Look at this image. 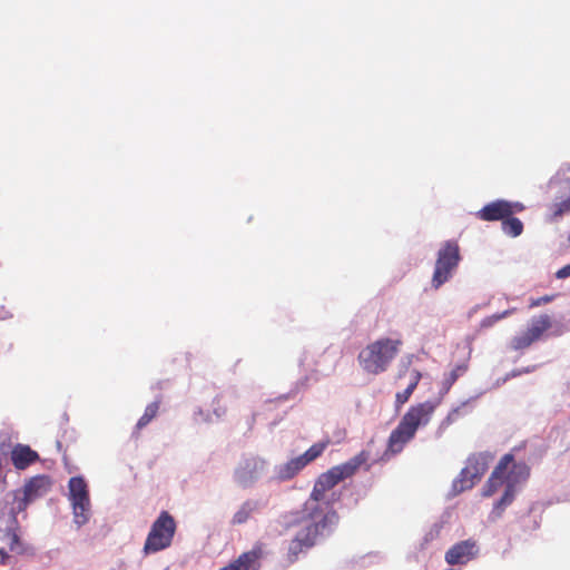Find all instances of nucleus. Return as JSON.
Masks as SVG:
<instances>
[{"label": "nucleus", "instance_id": "c85d7f7f", "mask_svg": "<svg viewBox=\"0 0 570 570\" xmlns=\"http://www.w3.org/2000/svg\"><path fill=\"white\" fill-rule=\"evenodd\" d=\"M553 298H554V296H552V295H544V296H541V297H538V298H532L530 301L529 307L533 308V307H538V306L548 304V303L552 302Z\"/></svg>", "mask_w": 570, "mask_h": 570}, {"label": "nucleus", "instance_id": "a878e982", "mask_svg": "<svg viewBox=\"0 0 570 570\" xmlns=\"http://www.w3.org/2000/svg\"><path fill=\"white\" fill-rule=\"evenodd\" d=\"M515 312V308H510V309H507L502 313H499V314H493L491 316H488L485 318H483L481 321V327L483 328H488V327H491L493 326L497 322H499L500 320L509 316V315H512L513 313Z\"/></svg>", "mask_w": 570, "mask_h": 570}, {"label": "nucleus", "instance_id": "6e6552de", "mask_svg": "<svg viewBox=\"0 0 570 570\" xmlns=\"http://www.w3.org/2000/svg\"><path fill=\"white\" fill-rule=\"evenodd\" d=\"M331 444L330 439L314 443L303 454L276 466V474L279 481H287L297 475L306 465L320 458Z\"/></svg>", "mask_w": 570, "mask_h": 570}, {"label": "nucleus", "instance_id": "5701e85b", "mask_svg": "<svg viewBox=\"0 0 570 570\" xmlns=\"http://www.w3.org/2000/svg\"><path fill=\"white\" fill-rule=\"evenodd\" d=\"M468 371V365L462 363L456 365L442 381L441 394H446L456 380Z\"/></svg>", "mask_w": 570, "mask_h": 570}, {"label": "nucleus", "instance_id": "39448f33", "mask_svg": "<svg viewBox=\"0 0 570 570\" xmlns=\"http://www.w3.org/2000/svg\"><path fill=\"white\" fill-rule=\"evenodd\" d=\"M177 531V522L168 511H161L153 522L144 543L145 556L157 553L173 544Z\"/></svg>", "mask_w": 570, "mask_h": 570}, {"label": "nucleus", "instance_id": "4468645a", "mask_svg": "<svg viewBox=\"0 0 570 570\" xmlns=\"http://www.w3.org/2000/svg\"><path fill=\"white\" fill-rule=\"evenodd\" d=\"M265 556V543L257 541L250 550L244 551L234 561L219 570H261L262 560Z\"/></svg>", "mask_w": 570, "mask_h": 570}, {"label": "nucleus", "instance_id": "f257e3e1", "mask_svg": "<svg viewBox=\"0 0 570 570\" xmlns=\"http://www.w3.org/2000/svg\"><path fill=\"white\" fill-rule=\"evenodd\" d=\"M340 517L333 508L320 510L303 505L301 510L286 513L281 524L285 531H294L291 539L286 560L294 563L299 556L316 546L320 538L328 535L338 524Z\"/></svg>", "mask_w": 570, "mask_h": 570}, {"label": "nucleus", "instance_id": "cd10ccee", "mask_svg": "<svg viewBox=\"0 0 570 570\" xmlns=\"http://www.w3.org/2000/svg\"><path fill=\"white\" fill-rule=\"evenodd\" d=\"M213 413L216 419L223 417L227 413V404L222 396H216L212 402Z\"/></svg>", "mask_w": 570, "mask_h": 570}, {"label": "nucleus", "instance_id": "20e7f679", "mask_svg": "<svg viewBox=\"0 0 570 570\" xmlns=\"http://www.w3.org/2000/svg\"><path fill=\"white\" fill-rule=\"evenodd\" d=\"M403 342L400 338H379L367 344L357 355L361 368L372 375L385 372L400 352Z\"/></svg>", "mask_w": 570, "mask_h": 570}, {"label": "nucleus", "instance_id": "0eeeda50", "mask_svg": "<svg viewBox=\"0 0 570 570\" xmlns=\"http://www.w3.org/2000/svg\"><path fill=\"white\" fill-rule=\"evenodd\" d=\"M69 500L73 520L78 527L86 524L91 517L88 484L82 476H72L68 482Z\"/></svg>", "mask_w": 570, "mask_h": 570}, {"label": "nucleus", "instance_id": "c756f323", "mask_svg": "<svg viewBox=\"0 0 570 570\" xmlns=\"http://www.w3.org/2000/svg\"><path fill=\"white\" fill-rule=\"evenodd\" d=\"M556 277L559 278V279H563V278L570 277V263L568 265L563 266L562 268H560L556 273Z\"/></svg>", "mask_w": 570, "mask_h": 570}, {"label": "nucleus", "instance_id": "412c9836", "mask_svg": "<svg viewBox=\"0 0 570 570\" xmlns=\"http://www.w3.org/2000/svg\"><path fill=\"white\" fill-rule=\"evenodd\" d=\"M515 492V490L505 487L503 495L494 503L493 509L489 515L491 521H497L502 517L505 508L513 502Z\"/></svg>", "mask_w": 570, "mask_h": 570}, {"label": "nucleus", "instance_id": "b1692460", "mask_svg": "<svg viewBox=\"0 0 570 570\" xmlns=\"http://www.w3.org/2000/svg\"><path fill=\"white\" fill-rule=\"evenodd\" d=\"M501 226L503 233L510 237H518L523 232V223L512 215L504 218Z\"/></svg>", "mask_w": 570, "mask_h": 570}, {"label": "nucleus", "instance_id": "ddd939ff", "mask_svg": "<svg viewBox=\"0 0 570 570\" xmlns=\"http://www.w3.org/2000/svg\"><path fill=\"white\" fill-rule=\"evenodd\" d=\"M51 488L50 478L47 475H37L31 478L23 488V497L16 498L12 508L13 513H19L26 510L27 505L37 498L46 495Z\"/></svg>", "mask_w": 570, "mask_h": 570}, {"label": "nucleus", "instance_id": "6ab92c4d", "mask_svg": "<svg viewBox=\"0 0 570 570\" xmlns=\"http://www.w3.org/2000/svg\"><path fill=\"white\" fill-rule=\"evenodd\" d=\"M259 510V502L254 499L245 500L233 514L230 524H245Z\"/></svg>", "mask_w": 570, "mask_h": 570}, {"label": "nucleus", "instance_id": "f3484780", "mask_svg": "<svg viewBox=\"0 0 570 570\" xmlns=\"http://www.w3.org/2000/svg\"><path fill=\"white\" fill-rule=\"evenodd\" d=\"M39 460V454L29 445L16 444L11 450V462L18 470H24Z\"/></svg>", "mask_w": 570, "mask_h": 570}, {"label": "nucleus", "instance_id": "f8f14e48", "mask_svg": "<svg viewBox=\"0 0 570 570\" xmlns=\"http://www.w3.org/2000/svg\"><path fill=\"white\" fill-rule=\"evenodd\" d=\"M524 208V205L519 202L512 203L504 199H497L483 206L475 213V216L484 222H503L508 216L521 213Z\"/></svg>", "mask_w": 570, "mask_h": 570}, {"label": "nucleus", "instance_id": "393cba45", "mask_svg": "<svg viewBox=\"0 0 570 570\" xmlns=\"http://www.w3.org/2000/svg\"><path fill=\"white\" fill-rule=\"evenodd\" d=\"M159 406L160 400L154 401L146 406L144 414L140 416L136 424L137 430L144 429L157 416Z\"/></svg>", "mask_w": 570, "mask_h": 570}, {"label": "nucleus", "instance_id": "a211bd4d", "mask_svg": "<svg viewBox=\"0 0 570 570\" xmlns=\"http://www.w3.org/2000/svg\"><path fill=\"white\" fill-rule=\"evenodd\" d=\"M510 471L504 473L505 487L517 491V485L525 482L530 475V468L524 462L514 461Z\"/></svg>", "mask_w": 570, "mask_h": 570}, {"label": "nucleus", "instance_id": "aec40b11", "mask_svg": "<svg viewBox=\"0 0 570 570\" xmlns=\"http://www.w3.org/2000/svg\"><path fill=\"white\" fill-rule=\"evenodd\" d=\"M421 379L422 374L419 370L413 368L409 371V384L406 389L395 394L394 407L396 411H399L410 400Z\"/></svg>", "mask_w": 570, "mask_h": 570}, {"label": "nucleus", "instance_id": "f03ea898", "mask_svg": "<svg viewBox=\"0 0 570 570\" xmlns=\"http://www.w3.org/2000/svg\"><path fill=\"white\" fill-rule=\"evenodd\" d=\"M440 401H424L411 405L399 424L390 433L385 450L386 455L401 453L405 445L415 438L419 429L426 426L439 406Z\"/></svg>", "mask_w": 570, "mask_h": 570}, {"label": "nucleus", "instance_id": "9d476101", "mask_svg": "<svg viewBox=\"0 0 570 570\" xmlns=\"http://www.w3.org/2000/svg\"><path fill=\"white\" fill-rule=\"evenodd\" d=\"M267 462L257 455H244L234 471V479L242 488H249L265 473Z\"/></svg>", "mask_w": 570, "mask_h": 570}, {"label": "nucleus", "instance_id": "1a4fd4ad", "mask_svg": "<svg viewBox=\"0 0 570 570\" xmlns=\"http://www.w3.org/2000/svg\"><path fill=\"white\" fill-rule=\"evenodd\" d=\"M493 456L490 453H476L471 455L466 465L462 469L459 478L454 482V487L460 491L469 490L481 480L488 471Z\"/></svg>", "mask_w": 570, "mask_h": 570}, {"label": "nucleus", "instance_id": "dca6fc26", "mask_svg": "<svg viewBox=\"0 0 570 570\" xmlns=\"http://www.w3.org/2000/svg\"><path fill=\"white\" fill-rule=\"evenodd\" d=\"M512 462H513L512 453H507L500 459L499 463L492 471L490 478L483 485V489H482L483 497L489 498V497L493 495L505 483L504 473L508 470V468L511 465Z\"/></svg>", "mask_w": 570, "mask_h": 570}, {"label": "nucleus", "instance_id": "7ed1b4c3", "mask_svg": "<svg viewBox=\"0 0 570 570\" xmlns=\"http://www.w3.org/2000/svg\"><path fill=\"white\" fill-rule=\"evenodd\" d=\"M370 460L368 451H361L355 456L351 458L348 461L335 465L331 468L328 471L322 473L315 481L313 490L309 494L308 500L304 503V505H309L313 508H317L320 510H326L327 508H332L326 504V507L322 505V502L325 499L326 492L332 490L335 485H337L344 479L351 478L356 473V471L363 465L366 464Z\"/></svg>", "mask_w": 570, "mask_h": 570}, {"label": "nucleus", "instance_id": "9b49d317", "mask_svg": "<svg viewBox=\"0 0 570 570\" xmlns=\"http://www.w3.org/2000/svg\"><path fill=\"white\" fill-rule=\"evenodd\" d=\"M552 326L551 317L548 314H542L531 320L530 326L523 333L514 336L511 340V348L514 351H522L531 346L534 342L539 341L544 332Z\"/></svg>", "mask_w": 570, "mask_h": 570}, {"label": "nucleus", "instance_id": "7c9ffc66", "mask_svg": "<svg viewBox=\"0 0 570 570\" xmlns=\"http://www.w3.org/2000/svg\"><path fill=\"white\" fill-rule=\"evenodd\" d=\"M522 375L521 373H519V368L518 370H513L511 371L510 373L507 374V376L504 377V381L511 379V377H517V376H520Z\"/></svg>", "mask_w": 570, "mask_h": 570}, {"label": "nucleus", "instance_id": "473e14b6", "mask_svg": "<svg viewBox=\"0 0 570 570\" xmlns=\"http://www.w3.org/2000/svg\"><path fill=\"white\" fill-rule=\"evenodd\" d=\"M0 553L2 554L3 558L7 557L6 553H3L2 551H0Z\"/></svg>", "mask_w": 570, "mask_h": 570}, {"label": "nucleus", "instance_id": "2f4dec72", "mask_svg": "<svg viewBox=\"0 0 570 570\" xmlns=\"http://www.w3.org/2000/svg\"><path fill=\"white\" fill-rule=\"evenodd\" d=\"M535 370V366L532 365V366H527V367H523V368H519V373L521 374H528V373H531Z\"/></svg>", "mask_w": 570, "mask_h": 570}, {"label": "nucleus", "instance_id": "2eb2a0df", "mask_svg": "<svg viewBox=\"0 0 570 570\" xmlns=\"http://www.w3.org/2000/svg\"><path fill=\"white\" fill-rule=\"evenodd\" d=\"M480 548L476 540L466 539L453 544L444 556L450 566H464L479 554Z\"/></svg>", "mask_w": 570, "mask_h": 570}, {"label": "nucleus", "instance_id": "423d86ee", "mask_svg": "<svg viewBox=\"0 0 570 570\" xmlns=\"http://www.w3.org/2000/svg\"><path fill=\"white\" fill-rule=\"evenodd\" d=\"M461 261L460 247L455 240H446L438 252L431 284L440 288L451 277Z\"/></svg>", "mask_w": 570, "mask_h": 570}, {"label": "nucleus", "instance_id": "bb28decb", "mask_svg": "<svg viewBox=\"0 0 570 570\" xmlns=\"http://www.w3.org/2000/svg\"><path fill=\"white\" fill-rule=\"evenodd\" d=\"M552 209V217L559 218L563 216L564 214L570 213V197L567 199H563L559 203H556L551 206Z\"/></svg>", "mask_w": 570, "mask_h": 570}, {"label": "nucleus", "instance_id": "4be33fe9", "mask_svg": "<svg viewBox=\"0 0 570 570\" xmlns=\"http://www.w3.org/2000/svg\"><path fill=\"white\" fill-rule=\"evenodd\" d=\"M0 540H2L7 544L8 549L13 553L22 554L26 551V548L14 529H6L0 537Z\"/></svg>", "mask_w": 570, "mask_h": 570}]
</instances>
